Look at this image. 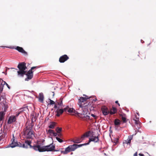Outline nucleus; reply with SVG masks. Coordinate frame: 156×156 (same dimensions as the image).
I'll list each match as a JSON object with an SVG mask.
<instances>
[{"instance_id":"obj_48","label":"nucleus","mask_w":156,"mask_h":156,"mask_svg":"<svg viewBox=\"0 0 156 156\" xmlns=\"http://www.w3.org/2000/svg\"><path fill=\"white\" fill-rule=\"evenodd\" d=\"M115 103L117 104L118 105H119V106H120V104H119V102H118V101H115Z\"/></svg>"},{"instance_id":"obj_40","label":"nucleus","mask_w":156,"mask_h":156,"mask_svg":"<svg viewBox=\"0 0 156 156\" xmlns=\"http://www.w3.org/2000/svg\"><path fill=\"white\" fill-rule=\"evenodd\" d=\"M4 136H4L2 135L0 136V143H1V140L4 138Z\"/></svg>"},{"instance_id":"obj_53","label":"nucleus","mask_w":156,"mask_h":156,"mask_svg":"<svg viewBox=\"0 0 156 156\" xmlns=\"http://www.w3.org/2000/svg\"><path fill=\"white\" fill-rule=\"evenodd\" d=\"M10 69H14V68H11Z\"/></svg>"},{"instance_id":"obj_23","label":"nucleus","mask_w":156,"mask_h":156,"mask_svg":"<svg viewBox=\"0 0 156 156\" xmlns=\"http://www.w3.org/2000/svg\"><path fill=\"white\" fill-rule=\"evenodd\" d=\"M17 146L20 147H23V148H27V146H25V144H21L20 142H18Z\"/></svg>"},{"instance_id":"obj_34","label":"nucleus","mask_w":156,"mask_h":156,"mask_svg":"<svg viewBox=\"0 0 156 156\" xmlns=\"http://www.w3.org/2000/svg\"><path fill=\"white\" fill-rule=\"evenodd\" d=\"M36 119V116H34V117H33L31 119L32 122H34L35 121Z\"/></svg>"},{"instance_id":"obj_19","label":"nucleus","mask_w":156,"mask_h":156,"mask_svg":"<svg viewBox=\"0 0 156 156\" xmlns=\"http://www.w3.org/2000/svg\"><path fill=\"white\" fill-rule=\"evenodd\" d=\"M117 112V109L113 107L110 111L109 112V113L110 115H112L115 114Z\"/></svg>"},{"instance_id":"obj_7","label":"nucleus","mask_w":156,"mask_h":156,"mask_svg":"<svg viewBox=\"0 0 156 156\" xmlns=\"http://www.w3.org/2000/svg\"><path fill=\"white\" fill-rule=\"evenodd\" d=\"M33 71L29 70L27 73L26 72L25 75H26L27 77L25 79L26 81H28L31 80L33 77Z\"/></svg>"},{"instance_id":"obj_17","label":"nucleus","mask_w":156,"mask_h":156,"mask_svg":"<svg viewBox=\"0 0 156 156\" xmlns=\"http://www.w3.org/2000/svg\"><path fill=\"white\" fill-rule=\"evenodd\" d=\"M68 112L69 113H72V115H74L76 114L77 112H76L74 109L73 108H69V107L68 110Z\"/></svg>"},{"instance_id":"obj_11","label":"nucleus","mask_w":156,"mask_h":156,"mask_svg":"<svg viewBox=\"0 0 156 156\" xmlns=\"http://www.w3.org/2000/svg\"><path fill=\"white\" fill-rule=\"evenodd\" d=\"M101 109L103 114L105 115H107L109 113L108 109L105 106H102Z\"/></svg>"},{"instance_id":"obj_25","label":"nucleus","mask_w":156,"mask_h":156,"mask_svg":"<svg viewBox=\"0 0 156 156\" xmlns=\"http://www.w3.org/2000/svg\"><path fill=\"white\" fill-rule=\"evenodd\" d=\"M25 143L26 144V145H25V146H27V147L28 145L30 146V148H31L32 147V146L30 145L31 143V142L30 141H29L28 140H26L25 141Z\"/></svg>"},{"instance_id":"obj_54","label":"nucleus","mask_w":156,"mask_h":156,"mask_svg":"<svg viewBox=\"0 0 156 156\" xmlns=\"http://www.w3.org/2000/svg\"><path fill=\"white\" fill-rule=\"evenodd\" d=\"M73 154V153L72 152V153H71V154Z\"/></svg>"},{"instance_id":"obj_38","label":"nucleus","mask_w":156,"mask_h":156,"mask_svg":"<svg viewBox=\"0 0 156 156\" xmlns=\"http://www.w3.org/2000/svg\"><path fill=\"white\" fill-rule=\"evenodd\" d=\"M69 108V107L68 106H66L65 108H64L63 109L64 112H68V109Z\"/></svg>"},{"instance_id":"obj_39","label":"nucleus","mask_w":156,"mask_h":156,"mask_svg":"<svg viewBox=\"0 0 156 156\" xmlns=\"http://www.w3.org/2000/svg\"><path fill=\"white\" fill-rule=\"evenodd\" d=\"M39 67L38 66H33L31 68L30 70L31 71L32 70L34 69L35 68H38Z\"/></svg>"},{"instance_id":"obj_41","label":"nucleus","mask_w":156,"mask_h":156,"mask_svg":"<svg viewBox=\"0 0 156 156\" xmlns=\"http://www.w3.org/2000/svg\"><path fill=\"white\" fill-rule=\"evenodd\" d=\"M58 136L59 138H61L62 137V135L61 133H58Z\"/></svg>"},{"instance_id":"obj_20","label":"nucleus","mask_w":156,"mask_h":156,"mask_svg":"<svg viewBox=\"0 0 156 156\" xmlns=\"http://www.w3.org/2000/svg\"><path fill=\"white\" fill-rule=\"evenodd\" d=\"M62 100L63 98H61L59 99V101L57 102V104L59 106L58 108H61L63 105Z\"/></svg>"},{"instance_id":"obj_18","label":"nucleus","mask_w":156,"mask_h":156,"mask_svg":"<svg viewBox=\"0 0 156 156\" xmlns=\"http://www.w3.org/2000/svg\"><path fill=\"white\" fill-rule=\"evenodd\" d=\"M56 124L57 123L55 122H51L49 125L48 126V128L50 129H53L56 126Z\"/></svg>"},{"instance_id":"obj_35","label":"nucleus","mask_w":156,"mask_h":156,"mask_svg":"<svg viewBox=\"0 0 156 156\" xmlns=\"http://www.w3.org/2000/svg\"><path fill=\"white\" fill-rule=\"evenodd\" d=\"M54 131L52 129H49L48 130V132L51 134H52Z\"/></svg>"},{"instance_id":"obj_12","label":"nucleus","mask_w":156,"mask_h":156,"mask_svg":"<svg viewBox=\"0 0 156 156\" xmlns=\"http://www.w3.org/2000/svg\"><path fill=\"white\" fill-rule=\"evenodd\" d=\"M33 148L36 151H38L39 152H43V151H43V148L42 147H41L40 145H37L35 146H32V148Z\"/></svg>"},{"instance_id":"obj_1","label":"nucleus","mask_w":156,"mask_h":156,"mask_svg":"<svg viewBox=\"0 0 156 156\" xmlns=\"http://www.w3.org/2000/svg\"><path fill=\"white\" fill-rule=\"evenodd\" d=\"M17 67L19 70L17 71L18 76H19L23 77L26 73V64L24 62L20 63L19 64Z\"/></svg>"},{"instance_id":"obj_26","label":"nucleus","mask_w":156,"mask_h":156,"mask_svg":"<svg viewBox=\"0 0 156 156\" xmlns=\"http://www.w3.org/2000/svg\"><path fill=\"white\" fill-rule=\"evenodd\" d=\"M5 114L3 112H0V120L1 121L3 120Z\"/></svg>"},{"instance_id":"obj_3","label":"nucleus","mask_w":156,"mask_h":156,"mask_svg":"<svg viewBox=\"0 0 156 156\" xmlns=\"http://www.w3.org/2000/svg\"><path fill=\"white\" fill-rule=\"evenodd\" d=\"M33 125L31 123L27 126H26L25 129H24V135L26 136L27 139L32 138L33 135V132L32 131Z\"/></svg>"},{"instance_id":"obj_45","label":"nucleus","mask_w":156,"mask_h":156,"mask_svg":"<svg viewBox=\"0 0 156 156\" xmlns=\"http://www.w3.org/2000/svg\"><path fill=\"white\" fill-rule=\"evenodd\" d=\"M2 98L3 99H4L5 98L4 96H0V100L1 101Z\"/></svg>"},{"instance_id":"obj_9","label":"nucleus","mask_w":156,"mask_h":156,"mask_svg":"<svg viewBox=\"0 0 156 156\" xmlns=\"http://www.w3.org/2000/svg\"><path fill=\"white\" fill-rule=\"evenodd\" d=\"M69 58V57L66 55H64L60 57L59 59V61L60 63H63L67 61Z\"/></svg>"},{"instance_id":"obj_37","label":"nucleus","mask_w":156,"mask_h":156,"mask_svg":"<svg viewBox=\"0 0 156 156\" xmlns=\"http://www.w3.org/2000/svg\"><path fill=\"white\" fill-rule=\"evenodd\" d=\"M141 58L142 59H146V55L145 54H143L141 56Z\"/></svg>"},{"instance_id":"obj_21","label":"nucleus","mask_w":156,"mask_h":156,"mask_svg":"<svg viewBox=\"0 0 156 156\" xmlns=\"http://www.w3.org/2000/svg\"><path fill=\"white\" fill-rule=\"evenodd\" d=\"M44 97L42 93H40L39 96V100L41 102H43L44 101Z\"/></svg>"},{"instance_id":"obj_4","label":"nucleus","mask_w":156,"mask_h":156,"mask_svg":"<svg viewBox=\"0 0 156 156\" xmlns=\"http://www.w3.org/2000/svg\"><path fill=\"white\" fill-rule=\"evenodd\" d=\"M76 147L75 145V144H74L72 145L69 146L67 147L65 149V151H61V153L63 154H66L69 152L74 151Z\"/></svg>"},{"instance_id":"obj_2","label":"nucleus","mask_w":156,"mask_h":156,"mask_svg":"<svg viewBox=\"0 0 156 156\" xmlns=\"http://www.w3.org/2000/svg\"><path fill=\"white\" fill-rule=\"evenodd\" d=\"M84 97H81L78 99V104L80 107L83 108L88 106V104L87 103V99L89 98L88 97L83 95Z\"/></svg>"},{"instance_id":"obj_33","label":"nucleus","mask_w":156,"mask_h":156,"mask_svg":"<svg viewBox=\"0 0 156 156\" xmlns=\"http://www.w3.org/2000/svg\"><path fill=\"white\" fill-rule=\"evenodd\" d=\"M139 156H150L149 154L148 153H146L145 155H144L143 154L140 153L139 154Z\"/></svg>"},{"instance_id":"obj_36","label":"nucleus","mask_w":156,"mask_h":156,"mask_svg":"<svg viewBox=\"0 0 156 156\" xmlns=\"http://www.w3.org/2000/svg\"><path fill=\"white\" fill-rule=\"evenodd\" d=\"M49 100H50V105L55 104V102H54L53 100H52L51 99H49Z\"/></svg>"},{"instance_id":"obj_31","label":"nucleus","mask_w":156,"mask_h":156,"mask_svg":"<svg viewBox=\"0 0 156 156\" xmlns=\"http://www.w3.org/2000/svg\"><path fill=\"white\" fill-rule=\"evenodd\" d=\"M56 138L59 143H62L63 142V140L62 139H61L58 136L56 137Z\"/></svg>"},{"instance_id":"obj_6","label":"nucleus","mask_w":156,"mask_h":156,"mask_svg":"<svg viewBox=\"0 0 156 156\" xmlns=\"http://www.w3.org/2000/svg\"><path fill=\"white\" fill-rule=\"evenodd\" d=\"M43 151H54L55 149V145H53L52 144H50L49 145L45 146L42 147Z\"/></svg>"},{"instance_id":"obj_44","label":"nucleus","mask_w":156,"mask_h":156,"mask_svg":"<svg viewBox=\"0 0 156 156\" xmlns=\"http://www.w3.org/2000/svg\"><path fill=\"white\" fill-rule=\"evenodd\" d=\"M91 115L95 119H96L97 117H96V116L95 115H94L93 114H91Z\"/></svg>"},{"instance_id":"obj_22","label":"nucleus","mask_w":156,"mask_h":156,"mask_svg":"<svg viewBox=\"0 0 156 156\" xmlns=\"http://www.w3.org/2000/svg\"><path fill=\"white\" fill-rule=\"evenodd\" d=\"M76 114H77V115L81 119H83L85 117V115L84 114L83 112H82L81 113H78V112H76Z\"/></svg>"},{"instance_id":"obj_32","label":"nucleus","mask_w":156,"mask_h":156,"mask_svg":"<svg viewBox=\"0 0 156 156\" xmlns=\"http://www.w3.org/2000/svg\"><path fill=\"white\" fill-rule=\"evenodd\" d=\"M86 144H83L78 145V144H75V145L76 147V149H77L78 147H80L84 145H86Z\"/></svg>"},{"instance_id":"obj_47","label":"nucleus","mask_w":156,"mask_h":156,"mask_svg":"<svg viewBox=\"0 0 156 156\" xmlns=\"http://www.w3.org/2000/svg\"><path fill=\"white\" fill-rule=\"evenodd\" d=\"M58 105L57 104H55V105L54 108H58L57 105Z\"/></svg>"},{"instance_id":"obj_30","label":"nucleus","mask_w":156,"mask_h":156,"mask_svg":"<svg viewBox=\"0 0 156 156\" xmlns=\"http://www.w3.org/2000/svg\"><path fill=\"white\" fill-rule=\"evenodd\" d=\"M2 85H3V86L5 85H6V86H7V87L9 89L10 88V87L9 86V85L5 81H3L2 83Z\"/></svg>"},{"instance_id":"obj_28","label":"nucleus","mask_w":156,"mask_h":156,"mask_svg":"<svg viewBox=\"0 0 156 156\" xmlns=\"http://www.w3.org/2000/svg\"><path fill=\"white\" fill-rule=\"evenodd\" d=\"M55 131L58 133H61L62 131V128H61L57 127L56 128Z\"/></svg>"},{"instance_id":"obj_51","label":"nucleus","mask_w":156,"mask_h":156,"mask_svg":"<svg viewBox=\"0 0 156 156\" xmlns=\"http://www.w3.org/2000/svg\"><path fill=\"white\" fill-rule=\"evenodd\" d=\"M86 118H87H87H88V119H89V116H88L86 115Z\"/></svg>"},{"instance_id":"obj_10","label":"nucleus","mask_w":156,"mask_h":156,"mask_svg":"<svg viewBox=\"0 0 156 156\" xmlns=\"http://www.w3.org/2000/svg\"><path fill=\"white\" fill-rule=\"evenodd\" d=\"M16 120V116L12 115L10 116L9 118L7 121V123L9 124H11L13 122H15Z\"/></svg>"},{"instance_id":"obj_27","label":"nucleus","mask_w":156,"mask_h":156,"mask_svg":"<svg viewBox=\"0 0 156 156\" xmlns=\"http://www.w3.org/2000/svg\"><path fill=\"white\" fill-rule=\"evenodd\" d=\"M120 116L121 117L122 119L123 123H126L127 122V120H126V119L125 117L123 116V115L122 114L120 115Z\"/></svg>"},{"instance_id":"obj_52","label":"nucleus","mask_w":156,"mask_h":156,"mask_svg":"<svg viewBox=\"0 0 156 156\" xmlns=\"http://www.w3.org/2000/svg\"><path fill=\"white\" fill-rule=\"evenodd\" d=\"M118 140H119V139H117V140H116V142H115V143H117V142H118Z\"/></svg>"},{"instance_id":"obj_13","label":"nucleus","mask_w":156,"mask_h":156,"mask_svg":"<svg viewBox=\"0 0 156 156\" xmlns=\"http://www.w3.org/2000/svg\"><path fill=\"white\" fill-rule=\"evenodd\" d=\"M18 142L15 140V137L13 136L12 139V142L10 144V147L12 148H13L17 146Z\"/></svg>"},{"instance_id":"obj_16","label":"nucleus","mask_w":156,"mask_h":156,"mask_svg":"<svg viewBox=\"0 0 156 156\" xmlns=\"http://www.w3.org/2000/svg\"><path fill=\"white\" fill-rule=\"evenodd\" d=\"M133 136H129L128 137V139L127 140H125L123 142L124 144H130L131 142V140L132 139Z\"/></svg>"},{"instance_id":"obj_49","label":"nucleus","mask_w":156,"mask_h":156,"mask_svg":"<svg viewBox=\"0 0 156 156\" xmlns=\"http://www.w3.org/2000/svg\"><path fill=\"white\" fill-rule=\"evenodd\" d=\"M133 156H137V153L136 152L134 154Z\"/></svg>"},{"instance_id":"obj_15","label":"nucleus","mask_w":156,"mask_h":156,"mask_svg":"<svg viewBox=\"0 0 156 156\" xmlns=\"http://www.w3.org/2000/svg\"><path fill=\"white\" fill-rule=\"evenodd\" d=\"M99 140L98 136H92V137L90 138L89 141V142L91 141L97 142Z\"/></svg>"},{"instance_id":"obj_8","label":"nucleus","mask_w":156,"mask_h":156,"mask_svg":"<svg viewBox=\"0 0 156 156\" xmlns=\"http://www.w3.org/2000/svg\"><path fill=\"white\" fill-rule=\"evenodd\" d=\"M10 48L12 49H15L17 50L19 52L22 53L24 54L27 55V53L21 47L17 46L16 47H13Z\"/></svg>"},{"instance_id":"obj_29","label":"nucleus","mask_w":156,"mask_h":156,"mask_svg":"<svg viewBox=\"0 0 156 156\" xmlns=\"http://www.w3.org/2000/svg\"><path fill=\"white\" fill-rule=\"evenodd\" d=\"M27 109V108L26 107H24L23 108H20L19 109V111L21 113V112H23L24 111H25Z\"/></svg>"},{"instance_id":"obj_24","label":"nucleus","mask_w":156,"mask_h":156,"mask_svg":"<svg viewBox=\"0 0 156 156\" xmlns=\"http://www.w3.org/2000/svg\"><path fill=\"white\" fill-rule=\"evenodd\" d=\"M114 124L116 126L120 125L121 124L120 120L118 119H115L114 121Z\"/></svg>"},{"instance_id":"obj_42","label":"nucleus","mask_w":156,"mask_h":156,"mask_svg":"<svg viewBox=\"0 0 156 156\" xmlns=\"http://www.w3.org/2000/svg\"><path fill=\"white\" fill-rule=\"evenodd\" d=\"M57 133H57V132L56 133V132H54V131L53 133L52 134H53V136H56L57 135H58Z\"/></svg>"},{"instance_id":"obj_55","label":"nucleus","mask_w":156,"mask_h":156,"mask_svg":"<svg viewBox=\"0 0 156 156\" xmlns=\"http://www.w3.org/2000/svg\"><path fill=\"white\" fill-rule=\"evenodd\" d=\"M54 94H53V96H54Z\"/></svg>"},{"instance_id":"obj_50","label":"nucleus","mask_w":156,"mask_h":156,"mask_svg":"<svg viewBox=\"0 0 156 156\" xmlns=\"http://www.w3.org/2000/svg\"><path fill=\"white\" fill-rule=\"evenodd\" d=\"M10 68L6 67V71H7Z\"/></svg>"},{"instance_id":"obj_14","label":"nucleus","mask_w":156,"mask_h":156,"mask_svg":"<svg viewBox=\"0 0 156 156\" xmlns=\"http://www.w3.org/2000/svg\"><path fill=\"white\" fill-rule=\"evenodd\" d=\"M58 108V109L56 111V115L57 117H59L61 115H62L64 112L63 109L61 108Z\"/></svg>"},{"instance_id":"obj_5","label":"nucleus","mask_w":156,"mask_h":156,"mask_svg":"<svg viewBox=\"0 0 156 156\" xmlns=\"http://www.w3.org/2000/svg\"><path fill=\"white\" fill-rule=\"evenodd\" d=\"M90 131L84 133L80 138H77L75 140H72L71 141L75 143H79L81 142L86 137H88L89 136Z\"/></svg>"},{"instance_id":"obj_43","label":"nucleus","mask_w":156,"mask_h":156,"mask_svg":"<svg viewBox=\"0 0 156 156\" xmlns=\"http://www.w3.org/2000/svg\"><path fill=\"white\" fill-rule=\"evenodd\" d=\"M21 113L20 112V111L17 113L16 115V117H17L19 115V114Z\"/></svg>"},{"instance_id":"obj_46","label":"nucleus","mask_w":156,"mask_h":156,"mask_svg":"<svg viewBox=\"0 0 156 156\" xmlns=\"http://www.w3.org/2000/svg\"><path fill=\"white\" fill-rule=\"evenodd\" d=\"M139 122L138 121L136 120L135 122V123L136 124H138L139 123Z\"/></svg>"},{"instance_id":"obj_56","label":"nucleus","mask_w":156,"mask_h":156,"mask_svg":"<svg viewBox=\"0 0 156 156\" xmlns=\"http://www.w3.org/2000/svg\"><path fill=\"white\" fill-rule=\"evenodd\" d=\"M16 70H17L18 69H16Z\"/></svg>"}]
</instances>
